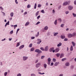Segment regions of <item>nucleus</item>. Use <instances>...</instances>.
Listing matches in <instances>:
<instances>
[{"label": "nucleus", "instance_id": "f257e3e1", "mask_svg": "<svg viewBox=\"0 0 76 76\" xmlns=\"http://www.w3.org/2000/svg\"><path fill=\"white\" fill-rule=\"evenodd\" d=\"M41 65V63H38V64H36V67L37 68H38V67H39V66Z\"/></svg>", "mask_w": 76, "mask_h": 76}, {"label": "nucleus", "instance_id": "f03ea898", "mask_svg": "<svg viewBox=\"0 0 76 76\" xmlns=\"http://www.w3.org/2000/svg\"><path fill=\"white\" fill-rule=\"evenodd\" d=\"M68 38H72V37L73 36H72V34L69 33L68 35Z\"/></svg>", "mask_w": 76, "mask_h": 76}, {"label": "nucleus", "instance_id": "7ed1b4c3", "mask_svg": "<svg viewBox=\"0 0 76 76\" xmlns=\"http://www.w3.org/2000/svg\"><path fill=\"white\" fill-rule=\"evenodd\" d=\"M28 57L24 56L23 57V60L24 61H25V60H26L27 59H28Z\"/></svg>", "mask_w": 76, "mask_h": 76}, {"label": "nucleus", "instance_id": "20e7f679", "mask_svg": "<svg viewBox=\"0 0 76 76\" xmlns=\"http://www.w3.org/2000/svg\"><path fill=\"white\" fill-rule=\"evenodd\" d=\"M59 50H60V49L58 48H56V49H55V52L58 53V52L59 51Z\"/></svg>", "mask_w": 76, "mask_h": 76}, {"label": "nucleus", "instance_id": "39448f33", "mask_svg": "<svg viewBox=\"0 0 76 76\" xmlns=\"http://www.w3.org/2000/svg\"><path fill=\"white\" fill-rule=\"evenodd\" d=\"M73 7H72L71 6H69L68 7V9L69 10H72V9H73Z\"/></svg>", "mask_w": 76, "mask_h": 76}, {"label": "nucleus", "instance_id": "423d86ee", "mask_svg": "<svg viewBox=\"0 0 76 76\" xmlns=\"http://www.w3.org/2000/svg\"><path fill=\"white\" fill-rule=\"evenodd\" d=\"M23 47H24V45H22L19 47V49L20 50H21V49H22Z\"/></svg>", "mask_w": 76, "mask_h": 76}, {"label": "nucleus", "instance_id": "0eeeda50", "mask_svg": "<svg viewBox=\"0 0 76 76\" xmlns=\"http://www.w3.org/2000/svg\"><path fill=\"white\" fill-rule=\"evenodd\" d=\"M65 64L66 66H70V64L69 62L66 63Z\"/></svg>", "mask_w": 76, "mask_h": 76}, {"label": "nucleus", "instance_id": "6e6552de", "mask_svg": "<svg viewBox=\"0 0 76 76\" xmlns=\"http://www.w3.org/2000/svg\"><path fill=\"white\" fill-rule=\"evenodd\" d=\"M64 57V54L63 53H61L60 55V58H62Z\"/></svg>", "mask_w": 76, "mask_h": 76}, {"label": "nucleus", "instance_id": "1a4fd4ad", "mask_svg": "<svg viewBox=\"0 0 76 76\" xmlns=\"http://www.w3.org/2000/svg\"><path fill=\"white\" fill-rule=\"evenodd\" d=\"M68 4V2H65L63 3V6H66Z\"/></svg>", "mask_w": 76, "mask_h": 76}, {"label": "nucleus", "instance_id": "9d476101", "mask_svg": "<svg viewBox=\"0 0 76 76\" xmlns=\"http://www.w3.org/2000/svg\"><path fill=\"white\" fill-rule=\"evenodd\" d=\"M30 23L29 22H27L25 24V26H28L29 25Z\"/></svg>", "mask_w": 76, "mask_h": 76}, {"label": "nucleus", "instance_id": "9b49d317", "mask_svg": "<svg viewBox=\"0 0 76 76\" xmlns=\"http://www.w3.org/2000/svg\"><path fill=\"white\" fill-rule=\"evenodd\" d=\"M58 64H59V62H56L54 64V65L55 66H57Z\"/></svg>", "mask_w": 76, "mask_h": 76}, {"label": "nucleus", "instance_id": "f8f14e48", "mask_svg": "<svg viewBox=\"0 0 76 76\" xmlns=\"http://www.w3.org/2000/svg\"><path fill=\"white\" fill-rule=\"evenodd\" d=\"M54 49V48L53 47L52 48L50 49V52H52L53 50Z\"/></svg>", "mask_w": 76, "mask_h": 76}, {"label": "nucleus", "instance_id": "ddd939ff", "mask_svg": "<svg viewBox=\"0 0 76 76\" xmlns=\"http://www.w3.org/2000/svg\"><path fill=\"white\" fill-rule=\"evenodd\" d=\"M72 45H73V47H75V43L73 42V41H72Z\"/></svg>", "mask_w": 76, "mask_h": 76}, {"label": "nucleus", "instance_id": "4468645a", "mask_svg": "<svg viewBox=\"0 0 76 76\" xmlns=\"http://www.w3.org/2000/svg\"><path fill=\"white\" fill-rule=\"evenodd\" d=\"M72 37H75L76 35V33L75 32H74L72 33Z\"/></svg>", "mask_w": 76, "mask_h": 76}, {"label": "nucleus", "instance_id": "2eb2a0df", "mask_svg": "<svg viewBox=\"0 0 76 76\" xmlns=\"http://www.w3.org/2000/svg\"><path fill=\"white\" fill-rule=\"evenodd\" d=\"M39 11H38L36 12V14H35L36 16H38V15H39Z\"/></svg>", "mask_w": 76, "mask_h": 76}, {"label": "nucleus", "instance_id": "dca6fc26", "mask_svg": "<svg viewBox=\"0 0 76 76\" xmlns=\"http://www.w3.org/2000/svg\"><path fill=\"white\" fill-rule=\"evenodd\" d=\"M61 45H62V43L61 42H60L59 43V44H58L57 45V46L58 47H60V46H61Z\"/></svg>", "mask_w": 76, "mask_h": 76}, {"label": "nucleus", "instance_id": "f3484780", "mask_svg": "<svg viewBox=\"0 0 76 76\" xmlns=\"http://www.w3.org/2000/svg\"><path fill=\"white\" fill-rule=\"evenodd\" d=\"M61 39H64V38H65V36H64L61 35Z\"/></svg>", "mask_w": 76, "mask_h": 76}, {"label": "nucleus", "instance_id": "a211bd4d", "mask_svg": "<svg viewBox=\"0 0 76 76\" xmlns=\"http://www.w3.org/2000/svg\"><path fill=\"white\" fill-rule=\"evenodd\" d=\"M43 66L45 69H46V68H47V64H44Z\"/></svg>", "mask_w": 76, "mask_h": 76}, {"label": "nucleus", "instance_id": "6ab92c4d", "mask_svg": "<svg viewBox=\"0 0 76 76\" xmlns=\"http://www.w3.org/2000/svg\"><path fill=\"white\" fill-rule=\"evenodd\" d=\"M45 50L46 51H48V46H46L45 47Z\"/></svg>", "mask_w": 76, "mask_h": 76}, {"label": "nucleus", "instance_id": "aec40b11", "mask_svg": "<svg viewBox=\"0 0 76 76\" xmlns=\"http://www.w3.org/2000/svg\"><path fill=\"white\" fill-rule=\"evenodd\" d=\"M13 15H14L13 12H11L10 13V16L11 17H13Z\"/></svg>", "mask_w": 76, "mask_h": 76}, {"label": "nucleus", "instance_id": "412c9836", "mask_svg": "<svg viewBox=\"0 0 76 76\" xmlns=\"http://www.w3.org/2000/svg\"><path fill=\"white\" fill-rule=\"evenodd\" d=\"M70 50L71 51H73V46L72 45L70 48Z\"/></svg>", "mask_w": 76, "mask_h": 76}, {"label": "nucleus", "instance_id": "4be33fe9", "mask_svg": "<svg viewBox=\"0 0 76 76\" xmlns=\"http://www.w3.org/2000/svg\"><path fill=\"white\" fill-rule=\"evenodd\" d=\"M9 25V21H8V22H7L5 24V26H6L7 25Z\"/></svg>", "mask_w": 76, "mask_h": 76}, {"label": "nucleus", "instance_id": "5701e85b", "mask_svg": "<svg viewBox=\"0 0 76 76\" xmlns=\"http://www.w3.org/2000/svg\"><path fill=\"white\" fill-rule=\"evenodd\" d=\"M48 26H46L44 28V29L45 30H47L48 29Z\"/></svg>", "mask_w": 76, "mask_h": 76}, {"label": "nucleus", "instance_id": "b1692460", "mask_svg": "<svg viewBox=\"0 0 76 76\" xmlns=\"http://www.w3.org/2000/svg\"><path fill=\"white\" fill-rule=\"evenodd\" d=\"M34 48H32L31 49V51H34Z\"/></svg>", "mask_w": 76, "mask_h": 76}, {"label": "nucleus", "instance_id": "393cba45", "mask_svg": "<svg viewBox=\"0 0 76 76\" xmlns=\"http://www.w3.org/2000/svg\"><path fill=\"white\" fill-rule=\"evenodd\" d=\"M40 50H42V51H45V49H44V48H43L42 47V48H40Z\"/></svg>", "mask_w": 76, "mask_h": 76}, {"label": "nucleus", "instance_id": "a878e982", "mask_svg": "<svg viewBox=\"0 0 76 76\" xmlns=\"http://www.w3.org/2000/svg\"><path fill=\"white\" fill-rule=\"evenodd\" d=\"M53 62H56V59L55 58H53Z\"/></svg>", "mask_w": 76, "mask_h": 76}, {"label": "nucleus", "instance_id": "bb28decb", "mask_svg": "<svg viewBox=\"0 0 76 76\" xmlns=\"http://www.w3.org/2000/svg\"><path fill=\"white\" fill-rule=\"evenodd\" d=\"M29 47L31 48L32 47V44L31 43L30 45H29L28 46Z\"/></svg>", "mask_w": 76, "mask_h": 76}, {"label": "nucleus", "instance_id": "cd10ccee", "mask_svg": "<svg viewBox=\"0 0 76 76\" xmlns=\"http://www.w3.org/2000/svg\"><path fill=\"white\" fill-rule=\"evenodd\" d=\"M37 53H42V51L39 49V50H38V52H37Z\"/></svg>", "mask_w": 76, "mask_h": 76}, {"label": "nucleus", "instance_id": "c85d7f7f", "mask_svg": "<svg viewBox=\"0 0 76 76\" xmlns=\"http://www.w3.org/2000/svg\"><path fill=\"white\" fill-rule=\"evenodd\" d=\"M60 53H57L56 55V56L57 57H59V56H60Z\"/></svg>", "mask_w": 76, "mask_h": 76}, {"label": "nucleus", "instance_id": "c756f323", "mask_svg": "<svg viewBox=\"0 0 76 76\" xmlns=\"http://www.w3.org/2000/svg\"><path fill=\"white\" fill-rule=\"evenodd\" d=\"M13 33V30H12V31H11L10 32V35H12V34Z\"/></svg>", "mask_w": 76, "mask_h": 76}, {"label": "nucleus", "instance_id": "7c9ffc66", "mask_svg": "<svg viewBox=\"0 0 76 76\" xmlns=\"http://www.w3.org/2000/svg\"><path fill=\"white\" fill-rule=\"evenodd\" d=\"M51 58H49L48 59V61H51Z\"/></svg>", "mask_w": 76, "mask_h": 76}, {"label": "nucleus", "instance_id": "2f4dec72", "mask_svg": "<svg viewBox=\"0 0 76 76\" xmlns=\"http://www.w3.org/2000/svg\"><path fill=\"white\" fill-rule=\"evenodd\" d=\"M39 36V32H38L37 33V34L36 35V37H38Z\"/></svg>", "mask_w": 76, "mask_h": 76}, {"label": "nucleus", "instance_id": "473e14b6", "mask_svg": "<svg viewBox=\"0 0 76 76\" xmlns=\"http://www.w3.org/2000/svg\"><path fill=\"white\" fill-rule=\"evenodd\" d=\"M37 8V4L36 3H35V5H34V9H35Z\"/></svg>", "mask_w": 76, "mask_h": 76}, {"label": "nucleus", "instance_id": "72a5a7b5", "mask_svg": "<svg viewBox=\"0 0 76 76\" xmlns=\"http://www.w3.org/2000/svg\"><path fill=\"white\" fill-rule=\"evenodd\" d=\"M66 60V58H64L62 59L61 61H64Z\"/></svg>", "mask_w": 76, "mask_h": 76}, {"label": "nucleus", "instance_id": "f704fd0d", "mask_svg": "<svg viewBox=\"0 0 76 76\" xmlns=\"http://www.w3.org/2000/svg\"><path fill=\"white\" fill-rule=\"evenodd\" d=\"M20 45L19 42H18L17 44L16 47H18Z\"/></svg>", "mask_w": 76, "mask_h": 76}, {"label": "nucleus", "instance_id": "c9c22d12", "mask_svg": "<svg viewBox=\"0 0 76 76\" xmlns=\"http://www.w3.org/2000/svg\"><path fill=\"white\" fill-rule=\"evenodd\" d=\"M39 49H37L35 50V52H36V53H38Z\"/></svg>", "mask_w": 76, "mask_h": 76}, {"label": "nucleus", "instance_id": "e433bc0d", "mask_svg": "<svg viewBox=\"0 0 76 76\" xmlns=\"http://www.w3.org/2000/svg\"><path fill=\"white\" fill-rule=\"evenodd\" d=\"M55 25H57V20H56L54 22V23Z\"/></svg>", "mask_w": 76, "mask_h": 76}, {"label": "nucleus", "instance_id": "4c0bfd02", "mask_svg": "<svg viewBox=\"0 0 76 76\" xmlns=\"http://www.w3.org/2000/svg\"><path fill=\"white\" fill-rule=\"evenodd\" d=\"M30 6H31V5H30V4H28L27 6V8H30Z\"/></svg>", "mask_w": 76, "mask_h": 76}, {"label": "nucleus", "instance_id": "58836bf2", "mask_svg": "<svg viewBox=\"0 0 76 76\" xmlns=\"http://www.w3.org/2000/svg\"><path fill=\"white\" fill-rule=\"evenodd\" d=\"M41 40H40L39 42H37V44H40V43H41Z\"/></svg>", "mask_w": 76, "mask_h": 76}, {"label": "nucleus", "instance_id": "ea45409f", "mask_svg": "<svg viewBox=\"0 0 76 76\" xmlns=\"http://www.w3.org/2000/svg\"><path fill=\"white\" fill-rule=\"evenodd\" d=\"M73 15L74 17H76V14H75L74 13H73Z\"/></svg>", "mask_w": 76, "mask_h": 76}, {"label": "nucleus", "instance_id": "a19ab883", "mask_svg": "<svg viewBox=\"0 0 76 76\" xmlns=\"http://www.w3.org/2000/svg\"><path fill=\"white\" fill-rule=\"evenodd\" d=\"M41 12H42V13H45V12H44V10H42L41 11Z\"/></svg>", "mask_w": 76, "mask_h": 76}, {"label": "nucleus", "instance_id": "79ce46f5", "mask_svg": "<svg viewBox=\"0 0 76 76\" xmlns=\"http://www.w3.org/2000/svg\"><path fill=\"white\" fill-rule=\"evenodd\" d=\"M40 23V22L38 21V22L36 24V25H38V24H39Z\"/></svg>", "mask_w": 76, "mask_h": 76}, {"label": "nucleus", "instance_id": "37998d69", "mask_svg": "<svg viewBox=\"0 0 76 76\" xmlns=\"http://www.w3.org/2000/svg\"><path fill=\"white\" fill-rule=\"evenodd\" d=\"M61 28H63V26H64V24H61Z\"/></svg>", "mask_w": 76, "mask_h": 76}, {"label": "nucleus", "instance_id": "c03bdc74", "mask_svg": "<svg viewBox=\"0 0 76 76\" xmlns=\"http://www.w3.org/2000/svg\"><path fill=\"white\" fill-rule=\"evenodd\" d=\"M58 34V33H56L54 34V36H56L57 34Z\"/></svg>", "mask_w": 76, "mask_h": 76}, {"label": "nucleus", "instance_id": "a18cd8bd", "mask_svg": "<svg viewBox=\"0 0 76 76\" xmlns=\"http://www.w3.org/2000/svg\"><path fill=\"white\" fill-rule=\"evenodd\" d=\"M7 72H5V73L4 74V76H6V75H7Z\"/></svg>", "mask_w": 76, "mask_h": 76}, {"label": "nucleus", "instance_id": "49530a36", "mask_svg": "<svg viewBox=\"0 0 76 76\" xmlns=\"http://www.w3.org/2000/svg\"><path fill=\"white\" fill-rule=\"evenodd\" d=\"M58 20H59V21H60V22H61L62 21L61 19V18H59L58 19Z\"/></svg>", "mask_w": 76, "mask_h": 76}, {"label": "nucleus", "instance_id": "de8ad7c7", "mask_svg": "<svg viewBox=\"0 0 76 76\" xmlns=\"http://www.w3.org/2000/svg\"><path fill=\"white\" fill-rule=\"evenodd\" d=\"M44 57H45V56H42L41 57V59H43V58H44Z\"/></svg>", "mask_w": 76, "mask_h": 76}, {"label": "nucleus", "instance_id": "09e8293b", "mask_svg": "<svg viewBox=\"0 0 76 76\" xmlns=\"http://www.w3.org/2000/svg\"><path fill=\"white\" fill-rule=\"evenodd\" d=\"M38 7H41V4H39L38 6Z\"/></svg>", "mask_w": 76, "mask_h": 76}, {"label": "nucleus", "instance_id": "8fccbe9b", "mask_svg": "<svg viewBox=\"0 0 76 76\" xmlns=\"http://www.w3.org/2000/svg\"><path fill=\"white\" fill-rule=\"evenodd\" d=\"M31 76H36V75H35V74H31Z\"/></svg>", "mask_w": 76, "mask_h": 76}, {"label": "nucleus", "instance_id": "3c124183", "mask_svg": "<svg viewBox=\"0 0 76 76\" xmlns=\"http://www.w3.org/2000/svg\"><path fill=\"white\" fill-rule=\"evenodd\" d=\"M17 76H21V74L19 73L17 75Z\"/></svg>", "mask_w": 76, "mask_h": 76}, {"label": "nucleus", "instance_id": "603ef678", "mask_svg": "<svg viewBox=\"0 0 76 76\" xmlns=\"http://www.w3.org/2000/svg\"><path fill=\"white\" fill-rule=\"evenodd\" d=\"M39 18H40V15H39V16H37V19H39Z\"/></svg>", "mask_w": 76, "mask_h": 76}, {"label": "nucleus", "instance_id": "864d4df0", "mask_svg": "<svg viewBox=\"0 0 76 76\" xmlns=\"http://www.w3.org/2000/svg\"><path fill=\"white\" fill-rule=\"evenodd\" d=\"M34 38H35V37H31V39H34Z\"/></svg>", "mask_w": 76, "mask_h": 76}, {"label": "nucleus", "instance_id": "5fc2aeb1", "mask_svg": "<svg viewBox=\"0 0 76 76\" xmlns=\"http://www.w3.org/2000/svg\"><path fill=\"white\" fill-rule=\"evenodd\" d=\"M68 40V39H66V38H65V39H64V41H67Z\"/></svg>", "mask_w": 76, "mask_h": 76}, {"label": "nucleus", "instance_id": "6e6d98bb", "mask_svg": "<svg viewBox=\"0 0 76 76\" xmlns=\"http://www.w3.org/2000/svg\"><path fill=\"white\" fill-rule=\"evenodd\" d=\"M54 63H51L50 66H53Z\"/></svg>", "mask_w": 76, "mask_h": 76}, {"label": "nucleus", "instance_id": "4d7b16f0", "mask_svg": "<svg viewBox=\"0 0 76 76\" xmlns=\"http://www.w3.org/2000/svg\"><path fill=\"white\" fill-rule=\"evenodd\" d=\"M15 2L16 4H18V2H17V0H15Z\"/></svg>", "mask_w": 76, "mask_h": 76}, {"label": "nucleus", "instance_id": "13d9d810", "mask_svg": "<svg viewBox=\"0 0 76 76\" xmlns=\"http://www.w3.org/2000/svg\"><path fill=\"white\" fill-rule=\"evenodd\" d=\"M66 14H68V13H69V11H66Z\"/></svg>", "mask_w": 76, "mask_h": 76}, {"label": "nucleus", "instance_id": "bf43d9fd", "mask_svg": "<svg viewBox=\"0 0 76 76\" xmlns=\"http://www.w3.org/2000/svg\"><path fill=\"white\" fill-rule=\"evenodd\" d=\"M48 65H50V62L48 61Z\"/></svg>", "mask_w": 76, "mask_h": 76}, {"label": "nucleus", "instance_id": "052dcab7", "mask_svg": "<svg viewBox=\"0 0 76 76\" xmlns=\"http://www.w3.org/2000/svg\"><path fill=\"white\" fill-rule=\"evenodd\" d=\"M0 8L1 9V10H3V7H0Z\"/></svg>", "mask_w": 76, "mask_h": 76}, {"label": "nucleus", "instance_id": "680f3d73", "mask_svg": "<svg viewBox=\"0 0 76 76\" xmlns=\"http://www.w3.org/2000/svg\"><path fill=\"white\" fill-rule=\"evenodd\" d=\"M18 26V25H16L14 26V27H17Z\"/></svg>", "mask_w": 76, "mask_h": 76}, {"label": "nucleus", "instance_id": "e2e57ef3", "mask_svg": "<svg viewBox=\"0 0 76 76\" xmlns=\"http://www.w3.org/2000/svg\"><path fill=\"white\" fill-rule=\"evenodd\" d=\"M56 52V51H55V50H52V52H53V53H54V52Z\"/></svg>", "mask_w": 76, "mask_h": 76}, {"label": "nucleus", "instance_id": "0e129e2a", "mask_svg": "<svg viewBox=\"0 0 76 76\" xmlns=\"http://www.w3.org/2000/svg\"><path fill=\"white\" fill-rule=\"evenodd\" d=\"M74 4H76V1H74Z\"/></svg>", "mask_w": 76, "mask_h": 76}, {"label": "nucleus", "instance_id": "69168bd1", "mask_svg": "<svg viewBox=\"0 0 76 76\" xmlns=\"http://www.w3.org/2000/svg\"><path fill=\"white\" fill-rule=\"evenodd\" d=\"M63 76V74H60L59 76Z\"/></svg>", "mask_w": 76, "mask_h": 76}, {"label": "nucleus", "instance_id": "338daca9", "mask_svg": "<svg viewBox=\"0 0 76 76\" xmlns=\"http://www.w3.org/2000/svg\"><path fill=\"white\" fill-rule=\"evenodd\" d=\"M24 14V15H26V14H27V12H25Z\"/></svg>", "mask_w": 76, "mask_h": 76}, {"label": "nucleus", "instance_id": "774afa93", "mask_svg": "<svg viewBox=\"0 0 76 76\" xmlns=\"http://www.w3.org/2000/svg\"><path fill=\"white\" fill-rule=\"evenodd\" d=\"M53 13H55V11L54 10H53Z\"/></svg>", "mask_w": 76, "mask_h": 76}]
</instances>
